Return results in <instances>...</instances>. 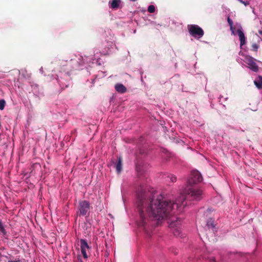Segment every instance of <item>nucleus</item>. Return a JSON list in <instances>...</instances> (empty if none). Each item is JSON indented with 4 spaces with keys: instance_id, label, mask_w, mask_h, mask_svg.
Segmentation results:
<instances>
[{
    "instance_id": "obj_1",
    "label": "nucleus",
    "mask_w": 262,
    "mask_h": 262,
    "mask_svg": "<svg viewBox=\"0 0 262 262\" xmlns=\"http://www.w3.org/2000/svg\"><path fill=\"white\" fill-rule=\"evenodd\" d=\"M201 173L198 170L191 172L187 181L188 186L184 193L181 194L174 202L163 200L161 195H158L154 190H141L137 194V207L139 213L140 221L138 225L142 227L145 232L150 235V232L157 223H153V219L160 221L168 218L177 212L182 211L187 205L186 200L200 201L203 198V191L199 188L193 187V184L202 181Z\"/></svg>"
},
{
    "instance_id": "obj_2",
    "label": "nucleus",
    "mask_w": 262,
    "mask_h": 262,
    "mask_svg": "<svg viewBox=\"0 0 262 262\" xmlns=\"http://www.w3.org/2000/svg\"><path fill=\"white\" fill-rule=\"evenodd\" d=\"M91 206L90 203L85 200H80L77 206V215L85 216L90 211Z\"/></svg>"
},
{
    "instance_id": "obj_3",
    "label": "nucleus",
    "mask_w": 262,
    "mask_h": 262,
    "mask_svg": "<svg viewBox=\"0 0 262 262\" xmlns=\"http://www.w3.org/2000/svg\"><path fill=\"white\" fill-rule=\"evenodd\" d=\"M187 28L189 34L195 38H201L204 34L203 30L197 25H188Z\"/></svg>"
},
{
    "instance_id": "obj_4",
    "label": "nucleus",
    "mask_w": 262,
    "mask_h": 262,
    "mask_svg": "<svg viewBox=\"0 0 262 262\" xmlns=\"http://www.w3.org/2000/svg\"><path fill=\"white\" fill-rule=\"evenodd\" d=\"M74 62L77 63V61L71 60L69 61H59V69L60 71L69 73L71 72L74 67L73 66Z\"/></svg>"
},
{
    "instance_id": "obj_5",
    "label": "nucleus",
    "mask_w": 262,
    "mask_h": 262,
    "mask_svg": "<svg viewBox=\"0 0 262 262\" xmlns=\"http://www.w3.org/2000/svg\"><path fill=\"white\" fill-rule=\"evenodd\" d=\"M181 220L180 219H177L176 221L172 220L169 223V227L171 228L172 232L174 236H181Z\"/></svg>"
},
{
    "instance_id": "obj_6",
    "label": "nucleus",
    "mask_w": 262,
    "mask_h": 262,
    "mask_svg": "<svg viewBox=\"0 0 262 262\" xmlns=\"http://www.w3.org/2000/svg\"><path fill=\"white\" fill-rule=\"evenodd\" d=\"M80 243L82 254L84 258H87L88 255L86 254V250H89L90 249V247L85 239H81Z\"/></svg>"
},
{
    "instance_id": "obj_7",
    "label": "nucleus",
    "mask_w": 262,
    "mask_h": 262,
    "mask_svg": "<svg viewBox=\"0 0 262 262\" xmlns=\"http://www.w3.org/2000/svg\"><path fill=\"white\" fill-rule=\"evenodd\" d=\"M240 40V46L242 47L246 43V37L242 29H239L236 31Z\"/></svg>"
},
{
    "instance_id": "obj_8",
    "label": "nucleus",
    "mask_w": 262,
    "mask_h": 262,
    "mask_svg": "<svg viewBox=\"0 0 262 262\" xmlns=\"http://www.w3.org/2000/svg\"><path fill=\"white\" fill-rule=\"evenodd\" d=\"M248 65L249 66L250 69L255 72H257L259 70V68L257 65L256 63L253 60V59H251L249 60L248 63Z\"/></svg>"
},
{
    "instance_id": "obj_9",
    "label": "nucleus",
    "mask_w": 262,
    "mask_h": 262,
    "mask_svg": "<svg viewBox=\"0 0 262 262\" xmlns=\"http://www.w3.org/2000/svg\"><path fill=\"white\" fill-rule=\"evenodd\" d=\"M115 90L116 91H117L118 93L123 94L126 92V88L125 87L124 85H123L121 83H117L115 85Z\"/></svg>"
},
{
    "instance_id": "obj_10",
    "label": "nucleus",
    "mask_w": 262,
    "mask_h": 262,
    "mask_svg": "<svg viewBox=\"0 0 262 262\" xmlns=\"http://www.w3.org/2000/svg\"><path fill=\"white\" fill-rule=\"evenodd\" d=\"M116 169L118 173H119L122 170V159L121 157L118 158V162L116 164Z\"/></svg>"
},
{
    "instance_id": "obj_11",
    "label": "nucleus",
    "mask_w": 262,
    "mask_h": 262,
    "mask_svg": "<svg viewBox=\"0 0 262 262\" xmlns=\"http://www.w3.org/2000/svg\"><path fill=\"white\" fill-rule=\"evenodd\" d=\"M165 180L167 182L174 183L177 181V177L172 174H168L165 177Z\"/></svg>"
},
{
    "instance_id": "obj_12",
    "label": "nucleus",
    "mask_w": 262,
    "mask_h": 262,
    "mask_svg": "<svg viewBox=\"0 0 262 262\" xmlns=\"http://www.w3.org/2000/svg\"><path fill=\"white\" fill-rule=\"evenodd\" d=\"M121 0H113L112 2H109V4H111V7L114 9H118Z\"/></svg>"
},
{
    "instance_id": "obj_13",
    "label": "nucleus",
    "mask_w": 262,
    "mask_h": 262,
    "mask_svg": "<svg viewBox=\"0 0 262 262\" xmlns=\"http://www.w3.org/2000/svg\"><path fill=\"white\" fill-rule=\"evenodd\" d=\"M206 226L209 229H211L213 232L215 231V225L214 223V221L211 219L207 221Z\"/></svg>"
},
{
    "instance_id": "obj_14",
    "label": "nucleus",
    "mask_w": 262,
    "mask_h": 262,
    "mask_svg": "<svg viewBox=\"0 0 262 262\" xmlns=\"http://www.w3.org/2000/svg\"><path fill=\"white\" fill-rule=\"evenodd\" d=\"M258 79V81L254 80V83L258 89H260L262 88V76H259Z\"/></svg>"
},
{
    "instance_id": "obj_15",
    "label": "nucleus",
    "mask_w": 262,
    "mask_h": 262,
    "mask_svg": "<svg viewBox=\"0 0 262 262\" xmlns=\"http://www.w3.org/2000/svg\"><path fill=\"white\" fill-rule=\"evenodd\" d=\"M0 234H2L3 236H5L7 234L6 230L2 223L0 224Z\"/></svg>"
},
{
    "instance_id": "obj_16",
    "label": "nucleus",
    "mask_w": 262,
    "mask_h": 262,
    "mask_svg": "<svg viewBox=\"0 0 262 262\" xmlns=\"http://www.w3.org/2000/svg\"><path fill=\"white\" fill-rule=\"evenodd\" d=\"M4 257L8 259L7 261H5L4 262H21L19 258H16L15 260H12L11 258L8 259V257L7 256H4Z\"/></svg>"
},
{
    "instance_id": "obj_17",
    "label": "nucleus",
    "mask_w": 262,
    "mask_h": 262,
    "mask_svg": "<svg viewBox=\"0 0 262 262\" xmlns=\"http://www.w3.org/2000/svg\"><path fill=\"white\" fill-rule=\"evenodd\" d=\"M147 10L149 13H152L155 11V7L154 5H150L148 6Z\"/></svg>"
},
{
    "instance_id": "obj_18",
    "label": "nucleus",
    "mask_w": 262,
    "mask_h": 262,
    "mask_svg": "<svg viewBox=\"0 0 262 262\" xmlns=\"http://www.w3.org/2000/svg\"><path fill=\"white\" fill-rule=\"evenodd\" d=\"M6 104V102L4 99L0 100V110H3Z\"/></svg>"
},
{
    "instance_id": "obj_19",
    "label": "nucleus",
    "mask_w": 262,
    "mask_h": 262,
    "mask_svg": "<svg viewBox=\"0 0 262 262\" xmlns=\"http://www.w3.org/2000/svg\"><path fill=\"white\" fill-rule=\"evenodd\" d=\"M227 21L229 24V25L230 27V30H232L233 29H234V28L233 27V21L229 17H228Z\"/></svg>"
},
{
    "instance_id": "obj_20",
    "label": "nucleus",
    "mask_w": 262,
    "mask_h": 262,
    "mask_svg": "<svg viewBox=\"0 0 262 262\" xmlns=\"http://www.w3.org/2000/svg\"><path fill=\"white\" fill-rule=\"evenodd\" d=\"M252 47L253 50L255 51H257V49L258 48V46L256 43L253 44L252 45Z\"/></svg>"
},
{
    "instance_id": "obj_21",
    "label": "nucleus",
    "mask_w": 262,
    "mask_h": 262,
    "mask_svg": "<svg viewBox=\"0 0 262 262\" xmlns=\"http://www.w3.org/2000/svg\"><path fill=\"white\" fill-rule=\"evenodd\" d=\"M211 211H212V208H208L206 211L205 212V214H206V216H207L208 215V214H209Z\"/></svg>"
},
{
    "instance_id": "obj_22",
    "label": "nucleus",
    "mask_w": 262,
    "mask_h": 262,
    "mask_svg": "<svg viewBox=\"0 0 262 262\" xmlns=\"http://www.w3.org/2000/svg\"><path fill=\"white\" fill-rule=\"evenodd\" d=\"M242 4H244L245 6H247L249 5L250 3L248 1H243Z\"/></svg>"
},
{
    "instance_id": "obj_23",
    "label": "nucleus",
    "mask_w": 262,
    "mask_h": 262,
    "mask_svg": "<svg viewBox=\"0 0 262 262\" xmlns=\"http://www.w3.org/2000/svg\"><path fill=\"white\" fill-rule=\"evenodd\" d=\"M209 260L210 261H213V262H215V258L214 257H210L209 258Z\"/></svg>"
},
{
    "instance_id": "obj_24",
    "label": "nucleus",
    "mask_w": 262,
    "mask_h": 262,
    "mask_svg": "<svg viewBox=\"0 0 262 262\" xmlns=\"http://www.w3.org/2000/svg\"><path fill=\"white\" fill-rule=\"evenodd\" d=\"M235 29V28H234V29H233L232 30H231L232 32V33H233V34H234V31Z\"/></svg>"
},
{
    "instance_id": "obj_25",
    "label": "nucleus",
    "mask_w": 262,
    "mask_h": 262,
    "mask_svg": "<svg viewBox=\"0 0 262 262\" xmlns=\"http://www.w3.org/2000/svg\"><path fill=\"white\" fill-rule=\"evenodd\" d=\"M132 2H136L137 0H130Z\"/></svg>"
},
{
    "instance_id": "obj_26",
    "label": "nucleus",
    "mask_w": 262,
    "mask_h": 262,
    "mask_svg": "<svg viewBox=\"0 0 262 262\" xmlns=\"http://www.w3.org/2000/svg\"><path fill=\"white\" fill-rule=\"evenodd\" d=\"M2 223L1 220L0 219V224Z\"/></svg>"
}]
</instances>
